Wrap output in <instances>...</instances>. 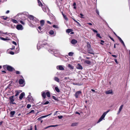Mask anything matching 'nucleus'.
Segmentation results:
<instances>
[{"instance_id":"obj_26","label":"nucleus","mask_w":130,"mask_h":130,"mask_svg":"<svg viewBox=\"0 0 130 130\" xmlns=\"http://www.w3.org/2000/svg\"><path fill=\"white\" fill-rule=\"evenodd\" d=\"M117 38L120 41V42H121L122 44H123L124 43V42L121 39V38L119 36H117Z\"/></svg>"},{"instance_id":"obj_18","label":"nucleus","mask_w":130,"mask_h":130,"mask_svg":"<svg viewBox=\"0 0 130 130\" xmlns=\"http://www.w3.org/2000/svg\"><path fill=\"white\" fill-rule=\"evenodd\" d=\"M43 10L44 12H46V7L45 6H43L42 7Z\"/></svg>"},{"instance_id":"obj_41","label":"nucleus","mask_w":130,"mask_h":130,"mask_svg":"<svg viewBox=\"0 0 130 130\" xmlns=\"http://www.w3.org/2000/svg\"><path fill=\"white\" fill-rule=\"evenodd\" d=\"M63 18H64V19L66 21H67L68 20V19L67 17L65 15H63Z\"/></svg>"},{"instance_id":"obj_40","label":"nucleus","mask_w":130,"mask_h":130,"mask_svg":"<svg viewBox=\"0 0 130 130\" xmlns=\"http://www.w3.org/2000/svg\"><path fill=\"white\" fill-rule=\"evenodd\" d=\"M96 37H99L100 38H102V37L100 36L99 34H97L96 35Z\"/></svg>"},{"instance_id":"obj_5","label":"nucleus","mask_w":130,"mask_h":130,"mask_svg":"<svg viewBox=\"0 0 130 130\" xmlns=\"http://www.w3.org/2000/svg\"><path fill=\"white\" fill-rule=\"evenodd\" d=\"M13 96H12L10 97L9 98V100L10 101V104H15V103H14L13 102L14 101V100L13 99Z\"/></svg>"},{"instance_id":"obj_23","label":"nucleus","mask_w":130,"mask_h":130,"mask_svg":"<svg viewBox=\"0 0 130 130\" xmlns=\"http://www.w3.org/2000/svg\"><path fill=\"white\" fill-rule=\"evenodd\" d=\"M34 17L33 16L31 15H30L29 16V18L31 21H32Z\"/></svg>"},{"instance_id":"obj_43","label":"nucleus","mask_w":130,"mask_h":130,"mask_svg":"<svg viewBox=\"0 0 130 130\" xmlns=\"http://www.w3.org/2000/svg\"><path fill=\"white\" fill-rule=\"evenodd\" d=\"M68 67L71 69H73V67L72 66H68Z\"/></svg>"},{"instance_id":"obj_9","label":"nucleus","mask_w":130,"mask_h":130,"mask_svg":"<svg viewBox=\"0 0 130 130\" xmlns=\"http://www.w3.org/2000/svg\"><path fill=\"white\" fill-rule=\"evenodd\" d=\"M87 51L88 53L91 54H94V52L93 51L92 49L91 48H89V49H87Z\"/></svg>"},{"instance_id":"obj_24","label":"nucleus","mask_w":130,"mask_h":130,"mask_svg":"<svg viewBox=\"0 0 130 130\" xmlns=\"http://www.w3.org/2000/svg\"><path fill=\"white\" fill-rule=\"evenodd\" d=\"M84 62L87 64H90L91 63V61H90L87 60H85Z\"/></svg>"},{"instance_id":"obj_61","label":"nucleus","mask_w":130,"mask_h":130,"mask_svg":"<svg viewBox=\"0 0 130 130\" xmlns=\"http://www.w3.org/2000/svg\"><path fill=\"white\" fill-rule=\"evenodd\" d=\"M112 57H115V58H116L117 57V56L115 55H112Z\"/></svg>"},{"instance_id":"obj_31","label":"nucleus","mask_w":130,"mask_h":130,"mask_svg":"<svg viewBox=\"0 0 130 130\" xmlns=\"http://www.w3.org/2000/svg\"><path fill=\"white\" fill-rule=\"evenodd\" d=\"M55 89L56 92H60V90L57 87H56L55 88Z\"/></svg>"},{"instance_id":"obj_55","label":"nucleus","mask_w":130,"mask_h":130,"mask_svg":"<svg viewBox=\"0 0 130 130\" xmlns=\"http://www.w3.org/2000/svg\"><path fill=\"white\" fill-rule=\"evenodd\" d=\"M32 112L34 113V110H31L29 113H30Z\"/></svg>"},{"instance_id":"obj_6","label":"nucleus","mask_w":130,"mask_h":130,"mask_svg":"<svg viewBox=\"0 0 130 130\" xmlns=\"http://www.w3.org/2000/svg\"><path fill=\"white\" fill-rule=\"evenodd\" d=\"M7 69L8 71H12L13 69L14 70V68L10 66H8L7 67Z\"/></svg>"},{"instance_id":"obj_62","label":"nucleus","mask_w":130,"mask_h":130,"mask_svg":"<svg viewBox=\"0 0 130 130\" xmlns=\"http://www.w3.org/2000/svg\"><path fill=\"white\" fill-rule=\"evenodd\" d=\"M57 112H58V111H56L54 113V116H55V115H56L57 113Z\"/></svg>"},{"instance_id":"obj_60","label":"nucleus","mask_w":130,"mask_h":130,"mask_svg":"<svg viewBox=\"0 0 130 130\" xmlns=\"http://www.w3.org/2000/svg\"><path fill=\"white\" fill-rule=\"evenodd\" d=\"M80 15L81 16L80 17V18H83V17H82L84 16V15L83 14H82V13H80Z\"/></svg>"},{"instance_id":"obj_50","label":"nucleus","mask_w":130,"mask_h":130,"mask_svg":"<svg viewBox=\"0 0 130 130\" xmlns=\"http://www.w3.org/2000/svg\"><path fill=\"white\" fill-rule=\"evenodd\" d=\"M15 48V46H13L11 48H10V49L11 50H13Z\"/></svg>"},{"instance_id":"obj_46","label":"nucleus","mask_w":130,"mask_h":130,"mask_svg":"<svg viewBox=\"0 0 130 130\" xmlns=\"http://www.w3.org/2000/svg\"><path fill=\"white\" fill-rule=\"evenodd\" d=\"M91 30H92L94 32H95V33L98 32V31L97 30H95V29H93V28H92Z\"/></svg>"},{"instance_id":"obj_53","label":"nucleus","mask_w":130,"mask_h":130,"mask_svg":"<svg viewBox=\"0 0 130 130\" xmlns=\"http://www.w3.org/2000/svg\"><path fill=\"white\" fill-rule=\"evenodd\" d=\"M58 117L59 119H61L63 117V116H58Z\"/></svg>"},{"instance_id":"obj_52","label":"nucleus","mask_w":130,"mask_h":130,"mask_svg":"<svg viewBox=\"0 0 130 130\" xmlns=\"http://www.w3.org/2000/svg\"><path fill=\"white\" fill-rule=\"evenodd\" d=\"M52 98H53L55 100H57V98H56L55 96H52Z\"/></svg>"},{"instance_id":"obj_2","label":"nucleus","mask_w":130,"mask_h":130,"mask_svg":"<svg viewBox=\"0 0 130 130\" xmlns=\"http://www.w3.org/2000/svg\"><path fill=\"white\" fill-rule=\"evenodd\" d=\"M110 111V110H108L105 112L102 115L100 118L99 120L97 122V123H98L102 121V120L103 119L104 120V118L106 115L107 114V113Z\"/></svg>"},{"instance_id":"obj_14","label":"nucleus","mask_w":130,"mask_h":130,"mask_svg":"<svg viewBox=\"0 0 130 130\" xmlns=\"http://www.w3.org/2000/svg\"><path fill=\"white\" fill-rule=\"evenodd\" d=\"M77 42V41L75 39H73L71 41V43L72 44H75Z\"/></svg>"},{"instance_id":"obj_35","label":"nucleus","mask_w":130,"mask_h":130,"mask_svg":"<svg viewBox=\"0 0 130 130\" xmlns=\"http://www.w3.org/2000/svg\"><path fill=\"white\" fill-rule=\"evenodd\" d=\"M52 113H51L50 114L48 115L42 116L41 117V118H45L47 117L48 116H49Z\"/></svg>"},{"instance_id":"obj_47","label":"nucleus","mask_w":130,"mask_h":130,"mask_svg":"<svg viewBox=\"0 0 130 130\" xmlns=\"http://www.w3.org/2000/svg\"><path fill=\"white\" fill-rule=\"evenodd\" d=\"M53 27L55 28H58V27L57 25H53Z\"/></svg>"},{"instance_id":"obj_11","label":"nucleus","mask_w":130,"mask_h":130,"mask_svg":"<svg viewBox=\"0 0 130 130\" xmlns=\"http://www.w3.org/2000/svg\"><path fill=\"white\" fill-rule=\"evenodd\" d=\"M57 68L60 70H64V68L62 66H58L57 67Z\"/></svg>"},{"instance_id":"obj_56","label":"nucleus","mask_w":130,"mask_h":130,"mask_svg":"<svg viewBox=\"0 0 130 130\" xmlns=\"http://www.w3.org/2000/svg\"><path fill=\"white\" fill-rule=\"evenodd\" d=\"M16 73L17 74H19L20 73V71H16Z\"/></svg>"},{"instance_id":"obj_19","label":"nucleus","mask_w":130,"mask_h":130,"mask_svg":"<svg viewBox=\"0 0 130 130\" xmlns=\"http://www.w3.org/2000/svg\"><path fill=\"white\" fill-rule=\"evenodd\" d=\"M27 98L29 101H32V100H33L32 97L30 95H29L28 96Z\"/></svg>"},{"instance_id":"obj_8","label":"nucleus","mask_w":130,"mask_h":130,"mask_svg":"<svg viewBox=\"0 0 130 130\" xmlns=\"http://www.w3.org/2000/svg\"><path fill=\"white\" fill-rule=\"evenodd\" d=\"M5 38H4L3 37H0V39L4 41H6V40H10V39L9 38H8V37H6Z\"/></svg>"},{"instance_id":"obj_59","label":"nucleus","mask_w":130,"mask_h":130,"mask_svg":"<svg viewBox=\"0 0 130 130\" xmlns=\"http://www.w3.org/2000/svg\"><path fill=\"white\" fill-rule=\"evenodd\" d=\"M41 27H42L41 26H39L38 27V28L39 29V30L40 31L41 30Z\"/></svg>"},{"instance_id":"obj_1","label":"nucleus","mask_w":130,"mask_h":130,"mask_svg":"<svg viewBox=\"0 0 130 130\" xmlns=\"http://www.w3.org/2000/svg\"><path fill=\"white\" fill-rule=\"evenodd\" d=\"M46 42L47 41L45 40L39 42L37 44V49L39 50L41 48V47H44L48 49V51L49 52L52 54L55 53L54 55L55 56H57L56 54L57 53V52H58L59 51L57 49H52L51 48L52 47V46L47 44Z\"/></svg>"},{"instance_id":"obj_22","label":"nucleus","mask_w":130,"mask_h":130,"mask_svg":"<svg viewBox=\"0 0 130 130\" xmlns=\"http://www.w3.org/2000/svg\"><path fill=\"white\" fill-rule=\"evenodd\" d=\"M15 113V111H11L10 112V114L11 115V116L13 117V116L14 115Z\"/></svg>"},{"instance_id":"obj_45","label":"nucleus","mask_w":130,"mask_h":130,"mask_svg":"<svg viewBox=\"0 0 130 130\" xmlns=\"http://www.w3.org/2000/svg\"><path fill=\"white\" fill-rule=\"evenodd\" d=\"M31 107V105L30 104H28L27 105V108H28V109L29 108Z\"/></svg>"},{"instance_id":"obj_17","label":"nucleus","mask_w":130,"mask_h":130,"mask_svg":"<svg viewBox=\"0 0 130 130\" xmlns=\"http://www.w3.org/2000/svg\"><path fill=\"white\" fill-rule=\"evenodd\" d=\"M44 21L43 20H42L40 21V26L41 27L43 26L44 24Z\"/></svg>"},{"instance_id":"obj_37","label":"nucleus","mask_w":130,"mask_h":130,"mask_svg":"<svg viewBox=\"0 0 130 130\" xmlns=\"http://www.w3.org/2000/svg\"><path fill=\"white\" fill-rule=\"evenodd\" d=\"M4 32H3L2 31H0V36H4Z\"/></svg>"},{"instance_id":"obj_57","label":"nucleus","mask_w":130,"mask_h":130,"mask_svg":"<svg viewBox=\"0 0 130 130\" xmlns=\"http://www.w3.org/2000/svg\"><path fill=\"white\" fill-rule=\"evenodd\" d=\"M96 12L97 13L98 15H99V11L98 10H96Z\"/></svg>"},{"instance_id":"obj_34","label":"nucleus","mask_w":130,"mask_h":130,"mask_svg":"<svg viewBox=\"0 0 130 130\" xmlns=\"http://www.w3.org/2000/svg\"><path fill=\"white\" fill-rule=\"evenodd\" d=\"M72 31L71 29H68L66 30V32L68 33H70Z\"/></svg>"},{"instance_id":"obj_64","label":"nucleus","mask_w":130,"mask_h":130,"mask_svg":"<svg viewBox=\"0 0 130 130\" xmlns=\"http://www.w3.org/2000/svg\"><path fill=\"white\" fill-rule=\"evenodd\" d=\"M9 12H10V11H9V10H7L6 11V14H8V13H9Z\"/></svg>"},{"instance_id":"obj_58","label":"nucleus","mask_w":130,"mask_h":130,"mask_svg":"<svg viewBox=\"0 0 130 130\" xmlns=\"http://www.w3.org/2000/svg\"><path fill=\"white\" fill-rule=\"evenodd\" d=\"M20 23H21L22 24H24V23L23 21H20Z\"/></svg>"},{"instance_id":"obj_33","label":"nucleus","mask_w":130,"mask_h":130,"mask_svg":"<svg viewBox=\"0 0 130 130\" xmlns=\"http://www.w3.org/2000/svg\"><path fill=\"white\" fill-rule=\"evenodd\" d=\"M20 92L19 91H16L15 92V96H17L19 94Z\"/></svg>"},{"instance_id":"obj_27","label":"nucleus","mask_w":130,"mask_h":130,"mask_svg":"<svg viewBox=\"0 0 130 130\" xmlns=\"http://www.w3.org/2000/svg\"><path fill=\"white\" fill-rule=\"evenodd\" d=\"M46 93L44 92H42V97L44 99H45L46 98Z\"/></svg>"},{"instance_id":"obj_20","label":"nucleus","mask_w":130,"mask_h":130,"mask_svg":"<svg viewBox=\"0 0 130 130\" xmlns=\"http://www.w3.org/2000/svg\"><path fill=\"white\" fill-rule=\"evenodd\" d=\"M112 93V90H109L108 91H107L106 92V94H111Z\"/></svg>"},{"instance_id":"obj_28","label":"nucleus","mask_w":130,"mask_h":130,"mask_svg":"<svg viewBox=\"0 0 130 130\" xmlns=\"http://www.w3.org/2000/svg\"><path fill=\"white\" fill-rule=\"evenodd\" d=\"M76 68L82 70L83 69L82 66H77L76 67Z\"/></svg>"},{"instance_id":"obj_49","label":"nucleus","mask_w":130,"mask_h":130,"mask_svg":"<svg viewBox=\"0 0 130 130\" xmlns=\"http://www.w3.org/2000/svg\"><path fill=\"white\" fill-rule=\"evenodd\" d=\"M75 22L77 23V24L79 26H81V25L79 22L76 21H75Z\"/></svg>"},{"instance_id":"obj_42","label":"nucleus","mask_w":130,"mask_h":130,"mask_svg":"<svg viewBox=\"0 0 130 130\" xmlns=\"http://www.w3.org/2000/svg\"><path fill=\"white\" fill-rule=\"evenodd\" d=\"M3 19H4L5 20H6L8 18V17H7L5 16H3L2 17Z\"/></svg>"},{"instance_id":"obj_29","label":"nucleus","mask_w":130,"mask_h":130,"mask_svg":"<svg viewBox=\"0 0 130 130\" xmlns=\"http://www.w3.org/2000/svg\"><path fill=\"white\" fill-rule=\"evenodd\" d=\"M87 49H89V48H91V45L89 43V42H88L87 43Z\"/></svg>"},{"instance_id":"obj_21","label":"nucleus","mask_w":130,"mask_h":130,"mask_svg":"<svg viewBox=\"0 0 130 130\" xmlns=\"http://www.w3.org/2000/svg\"><path fill=\"white\" fill-rule=\"evenodd\" d=\"M54 80L55 81L58 82H60L59 79L58 78L56 77H54Z\"/></svg>"},{"instance_id":"obj_36","label":"nucleus","mask_w":130,"mask_h":130,"mask_svg":"<svg viewBox=\"0 0 130 130\" xmlns=\"http://www.w3.org/2000/svg\"><path fill=\"white\" fill-rule=\"evenodd\" d=\"M19 47H18L16 48V53H18L19 52Z\"/></svg>"},{"instance_id":"obj_10","label":"nucleus","mask_w":130,"mask_h":130,"mask_svg":"<svg viewBox=\"0 0 130 130\" xmlns=\"http://www.w3.org/2000/svg\"><path fill=\"white\" fill-rule=\"evenodd\" d=\"M4 36L5 35H9V36H10V35H9V34H10L11 35H12V37H14L15 36V34H14V33H8L7 32H4Z\"/></svg>"},{"instance_id":"obj_48","label":"nucleus","mask_w":130,"mask_h":130,"mask_svg":"<svg viewBox=\"0 0 130 130\" xmlns=\"http://www.w3.org/2000/svg\"><path fill=\"white\" fill-rule=\"evenodd\" d=\"M58 126V125H50V127H55L57 126Z\"/></svg>"},{"instance_id":"obj_30","label":"nucleus","mask_w":130,"mask_h":130,"mask_svg":"<svg viewBox=\"0 0 130 130\" xmlns=\"http://www.w3.org/2000/svg\"><path fill=\"white\" fill-rule=\"evenodd\" d=\"M46 95L47 97H50V93L49 92H46Z\"/></svg>"},{"instance_id":"obj_32","label":"nucleus","mask_w":130,"mask_h":130,"mask_svg":"<svg viewBox=\"0 0 130 130\" xmlns=\"http://www.w3.org/2000/svg\"><path fill=\"white\" fill-rule=\"evenodd\" d=\"M77 123H73L72 124L71 126H77Z\"/></svg>"},{"instance_id":"obj_51","label":"nucleus","mask_w":130,"mask_h":130,"mask_svg":"<svg viewBox=\"0 0 130 130\" xmlns=\"http://www.w3.org/2000/svg\"><path fill=\"white\" fill-rule=\"evenodd\" d=\"M9 53L11 55H14V52H12V51H11Z\"/></svg>"},{"instance_id":"obj_39","label":"nucleus","mask_w":130,"mask_h":130,"mask_svg":"<svg viewBox=\"0 0 130 130\" xmlns=\"http://www.w3.org/2000/svg\"><path fill=\"white\" fill-rule=\"evenodd\" d=\"M74 53L72 52H70L69 53L68 55L69 56H72L73 55V54Z\"/></svg>"},{"instance_id":"obj_25","label":"nucleus","mask_w":130,"mask_h":130,"mask_svg":"<svg viewBox=\"0 0 130 130\" xmlns=\"http://www.w3.org/2000/svg\"><path fill=\"white\" fill-rule=\"evenodd\" d=\"M38 5L39 6H43V5L40 2L39 0H38Z\"/></svg>"},{"instance_id":"obj_3","label":"nucleus","mask_w":130,"mask_h":130,"mask_svg":"<svg viewBox=\"0 0 130 130\" xmlns=\"http://www.w3.org/2000/svg\"><path fill=\"white\" fill-rule=\"evenodd\" d=\"M21 76V77L23 79H20L19 81V83L20 85L23 84V86H24L25 84V80L23 76Z\"/></svg>"},{"instance_id":"obj_63","label":"nucleus","mask_w":130,"mask_h":130,"mask_svg":"<svg viewBox=\"0 0 130 130\" xmlns=\"http://www.w3.org/2000/svg\"><path fill=\"white\" fill-rule=\"evenodd\" d=\"M3 123V121H2L0 122V126Z\"/></svg>"},{"instance_id":"obj_54","label":"nucleus","mask_w":130,"mask_h":130,"mask_svg":"<svg viewBox=\"0 0 130 130\" xmlns=\"http://www.w3.org/2000/svg\"><path fill=\"white\" fill-rule=\"evenodd\" d=\"M12 43L13 44H14L15 45H17V44L15 42L13 41H12Z\"/></svg>"},{"instance_id":"obj_15","label":"nucleus","mask_w":130,"mask_h":130,"mask_svg":"<svg viewBox=\"0 0 130 130\" xmlns=\"http://www.w3.org/2000/svg\"><path fill=\"white\" fill-rule=\"evenodd\" d=\"M32 21L34 24H35V23H37L38 21V20L36 19V18L35 17Z\"/></svg>"},{"instance_id":"obj_4","label":"nucleus","mask_w":130,"mask_h":130,"mask_svg":"<svg viewBox=\"0 0 130 130\" xmlns=\"http://www.w3.org/2000/svg\"><path fill=\"white\" fill-rule=\"evenodd\" d=\"M16 28L18 30H22L23 29V26L21 24L17 25L16 26Z\"/></svg>"},{"instance_id":"obj_38","label":"nucleus","mask_w":130,"mask_h":130,"mask_svg":"<svg viewBox=\"0 0 130 130\" xmlns=\"http://www.w3.org/2000/svg\"><path fill=\"white\" fill-rule=\"evenodd\" d=\"M12 22L14 23H18V22L16 20L14 19H12Z\"/></svg>"},{"instance_id":"obj_12","label":"nucleus","mask_w":130,"mask_h":130,"mask_svg":"<svg viewBox=\"0 0 130 130\" xmlns=\"http://www.w3.org/2000/svg\"><path fill=\"white\" fill-rule=\"evenodd\" d=\"M25 95V93L24 92H22L21 93L19 96V99L20 100H21Z\"/></svg>"},{"instance_id":"obj_7","label":"nucleus","mask_w":130,"mask_h":130,"mask_svg":"<svg viewBox=\"0 0 130 130\" xmlns=\"http://www.w3.org/2000/svg\"><path fill=\"white\" fill-rule=\"evenodd\" d=\"M81 93V92L80 91H77L75 93V96L76 98H78V96Z\"/></svg>"},{"instance_id":"obj_13","label":"nucleus","mask_w":130,"mask_h":130,"mask_svg":"<svg viewBox=\"0 0 130 130\" xmlns=\"http://www.w3.org/2000/svg\"><path fill=\"white\" fill-rule=\"evenodd\" d=\"M123 105H122L120 107L119 109L118 112L117 113V114H119L120 112H121V110L123 108Z\"/></svg>"},{"instance_id":"obj_44","label":"nucleus","mask_w":130,"mask_h":130,"mask_svg":"<svg viewBox=\"0 0 130 130\" xmlns=\"http://www.w3.org/2000/svg\"><path fill=\"white\" fill-rule=\"evenodd\" d=\"M49 103V102L47 101L46 102L44 103H43V105H46L48 104Z\"/></svg>"},{"instance_id":"obj_16","label":"nucleus","mask_w":130,"mask_h":130,"mask_svg":"<svg viewBox=\"0 0 130 130\" xmlns=\"http://www.w3.org/2000/svg\"><path fill=\"white\" fill-rule=\"evenodd\" d=\"M49 34L51 35H53V36H55L56 34H54V32L52 30H51L50 31Z\"/></svg>"}]
</instances>
